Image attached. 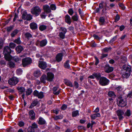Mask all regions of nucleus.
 I'll use <instances>...</instances> for the list:
<instances>
[{"instance_id": "nucleus-1", "label": "nucleus", "mask_w": 132, "mask_h": 132, "mask_svg": "<svg viewBox=\"0 0 132 132\" xmlns=\"http://www.w3.org/2000/svg\"><path fill=\"white\" fill-rule=\"evenodd\" d=\"M12 51L9 47L6 46L4 47L3 54L4 55L5 59L7 61L11 60L13 58V56L11 55Z\"/></svg>"}, {"instance_id": "nucleus-2", "label": "nucleus", "mask_w": 132, "mask_h": 132, "mask_svg": "<svg viewBox=\"0 0 132 132\" xmlns=\"http://www.w3.org/2000/svg\"><path fill=\"white\" fill-rule=\"evenodd\" d=\"M41 12V10L39 7L37 6L34 7L31 9L32 14L35 15L36 16H38Z\"/></svg>"}, {"instance_id": "nucleus-3", "label": "nucleus", "mask_w": 132, "mask_h": 132, "mask_svg": "<svg viewBox=\"0 0 132 132\" xmlns=\"http://www.w3.org/2000/svg\"><path fill=\"white\" fill-rule=\"evenodd\" d=\"M109 80L103 76L101 77L99 81V84L102 86L107 85L109 84Z\"/></svg>"}, {"instance_id": "nucleus-4", "label": "nucleus", "mask_w": 132, "mask_h": 132, "mask_svg": "<svg viewBox=\"0 0 132 132\" xmlns=\"http://www.w3.org/2000/svg\"><path fill=\"white\" fill-rule=\"evenodd\" d=\"M32 62V60L31 58L29 57H25L22 60V65L24 67L30 64Z\"/></svg>"}, {"instance_id": "nucleus-5", "label": "nucleus", "mask_w": 132, "mask_h": 132, "mask_svg": "<svg viewBox=\"0 0 132 132\" xmlns=\"http://www.w3.org/2000/svg\"><path fill=\"white\" fill-rule=\"evenodd\" d=\"M19 82L18 78L15 77H13L9 79L8 81V83L11 85H15Z\"/></svg>"}, {"instance_id": "nucleus-6", "label": "nucleus", "mask_w": 132, "mask_h": 132, "mask_svg": "<svg viewBox=\"0 0 132 132\" xmlns=\"http://www.w3.org/2000/svg\"><path fill=\"white\" fill-rule=\"evenodd\" d=\"M105 72L107 73L111 72L113 70V68L112 67L110 66L109 64H106L104 67Z\"/></svg>"}, {"instance_id": "nucleus-7", "label": "nucleus", "mask_w": 132, "mask_h": 132, "mask_svg": "<svg viewBox=\"0 0 132 132\" xmlns=\"http://www.w3.org/2000/svg\"><path fill=\"white\" fill-rule=\"evenodd\" d=\"M124 112L122 110L119 109L117 111V114L120 120H122L124 118V117L122 115L124 114Z\"/></svg>"}, {"instance_id": "nucleus-8", "label": "nucleus", "mask_w": 132, "mask_h": 132, "mask_svg": "<svg viewBox=\"0 0 132 132\" xmlns=\"http://www.w3.org/2000/svg\"><path fill=\"white\" fill-rule=\"evenodd\" d=\"M47 75V80L50 82L52 81L54 76L53 73L51 72H48Z\"/></svg>"}, {"instance_id": "nucleus-9", "label": "nucleus", "mask_w": 132, "mask_h": 132, "mask_svg": "<svg viewBox=\"0 0 132 132\" xmlns=\"http://www.w3.org/2000/svg\"><path fill=\"white\" fill-rule=\"evenodd\" d=\"M38 66L40 68L43 70H45L47 67L46 62L43 61L39 63Z\"/></svg>"}, {"instance_id": "nucleus-10", "label": "nucleus", "mask_w": 132, "mask_h": 132, "mask_svg": "<svg viewBox=\"0 0 132 132\" xmlns=\"http://www.w3.org/2000/svg\"><path fill=\"white\" fill-rule=\"evenodd\" d=\"M43 9L44 11V12L47 14L50 13L51 12V10L49 6L48 5H44L43 6Z\"/></svg>"}, {"instance_id": "nucleus-11", "label": "nucleus", "mask_w": 132, "mask_h": 132, "mask_svg": "<svg viewBox=\"0 0 132 132\" xmlns=\"http://www.w3.org/2000/svg\"><path fill=\"white\" fill-rule=\"evenodd\" d=\"M63 56V54L62 53H58L55 57L56 61L58 62L61 61L62 60Z\"/></svg>"}, {"instance_id": "nucleus-12", "label": "nucleus", "mask_w": 132, "mask_h": 132, "mask_svg": "<svg viewBox=\"0 0 132 132\" xmlns=\"http://www.w3.org/2000/svg\"><path fill=\"white\" fill-rule=\"evenodd\" d=\"M118 105L121 107H123L126 105V102L124 101L123 99L120 100L118 103H117Z\"/></svg>"}, {"instance_id": "nucleus-13", "label": "nucleus", "mask_w": 132, "mask_h": 132, "mask_svg": "<svg viewBox=\"0 0 132 132\" xmlns=\"http://www.w3.org/2000/svg\"><path fill=\"white\" fill-rule=\"evenodd\" d=\"M38 123L39 125L46 124L47 123L45 120L41 117H39L38 118Z\"/></svg>"}, {"instance_id": "nucleus-14", "label": "nucleus", "mask_w": 132, "mask_h": 132, "mask_svg": "<svg viewBox=\"0 0 132 132\" xmlns=\"http://www.w3.org/2000/svg\"><path fill=\"white\" fill-rule=\"evenodd\" d=\"M104 3V2L102 1L99 4V7L97 8L95 11V13H100V9H102L103 8Z\"/></svg>"}, {"instance_id": "nucleus-15", "label": "nucleus", "mask_w": 132, "mask_h": 132, "mask_svg": "<svg viewBox=\"0 0 132 132\" xmlns=\"http://www.w3.org/2000/svg\"><path fill=\"white\" fill-rule=\"evenodd\" d=\"M30 28L32 30H35L38 28V26L37 23L35 22H32L30 24Z\"/></svg>"}, {"instance_id": "nucleus-16", "label": "nucleus", "mask_w": 132, "mask_h": 132, "mask_svg": "<svg viewBox=\"0 0 132 132\" xmlns=\"http://www.w3.org/2000/svg\"><path fill=\"white\" fill-rule=\"evenodd\" d=\"M39 102L37 99H36L32 101L31 105L29 106L30 109H31L35 106H36L38 103Z\"/></svg>"}, {"instance_id": "nucleus-17", "label": "nucleus", "mask_w": 132, "mask_h": 132, "mask_svg": "<svg viewBox=\"0 0 132 132\" xmlns=\"http://www.w3.org/2000/svg\"><path fill=\"white\" fill-rule=\"evenodd\" d=\"M29 114L30 116V118L31 120H33L35 119V114L34 110H30L29 112Z\"/></svg>"}, {"instance_id": "nucleus-18", "label": "nucleus", "mask_w": 132, "mask_h": 132, "mask_svg": "<svg viewBox=\"0 0 132 132\" xmlns=\"http://www.w3.org/2000/svg\"><path fill=\"white\" fill-rule=\"evenodd\" d=\"M41 74V73L40 70L37 69L34 71L33 73V75L35 77L38 78L40 76Z\"/></svg>"}, {"instance_id": "nucleus-19", "label": "nucleus", "mask_w": 132, "mask_h": 132, "mask_svg": "<svg viewBox=\"0 0 132 132\" xmlns=\"http://www.w3.org/2000/svg\"><path fill=\"white\" fill-rule=\"evenodd\" d=\"M47 43L46 39H43L40 42L39 45L41 47H43L45 46Z\"/></svg>"}, {"instance_id": "nucleus-20", "label": "nucleus", "mask_w": 132, "mask_h": 132, "mask_svg": "<svg viewBox=\"0 0 132 132\" xmlns=\"http://www.w3.org/2000/svg\"><path fill=\"white\" fill-rule=\"evenodd\" d=\"M100 116V114L99 113H97L91 115L90 116V117L91 119L92 120H93L95 119L96 118L99 117Z\"/></svg>"}, {"instance_id": "nucleus-21", "label": "nucleus", "mask_w": 132, "mask_h": 132, "mask_svg": "<svg viewBox=\"0 0 132 132\" xmlns=\"http://www.w3.org/2000/svg\"><path fill=\"white\" fill-rule=\"evenodd\" d=\"M17 53H20L23 50V47L21 45L17 46L15 49Z\"/></svg>"}, {"instance_id": "nucleus-22", "label": "nucleus", "mask_w": 132, "mask_h": 132, "mask_svg": "<svg viewBox=\"0 0 132 132\" xmlns=\"http://www.w3.org/2000/svg\"><path fill=\"white\" fill-rule=\"evenodd\" d=\"M46 80H47L46 76L45 75H43L41 77L40 79V81L42 83L45 84L46 83Z\"/></svg>"}, {"instance_id": "nucleus-23", "label": "nucleus", "mask_w": 132, "mask_h": 132, "mask_svg": "<svg viewBox=\"0 0 132 132\" xmlns=\"http://www.w3.org/2000/svg\"><path fill=\"white\" fill-rule=\"evenodd\" d=\"M122 68L124 70H125L126 72H130L131 71V68L126 64L123 65L122 66Z\"/></svg>"}, {"instance_id": "nucleus-24", "label": "nucleus", "mask_w": 132, "mask_h": 132, "mask_svg": "<svg viewBox=\"0 0 132 132\" xmlns=\"http://www.w3.org/2000/svg\"><path fill=\"white\" fill-rule=\"evenodd\" d=\"M93 75L97 80H100L102 77L100 73H97L94 72L93 73Z\"/></svg>"}, {"instance_id": "nucleus-25", "label": "nucleus", "mask_w": 132, "mask_h": 132, "mask_svg": "<svg viewBox=\"0 0 132 132\" xmlns=\"http://www.w3.org/2000/svg\"><path fill=\"white\" fill-rule=\"evenodd\" d=\"M99 21L100 23V25H104V22H105V19L103 16L100 17L99 20Z\"/></svg>"}, {"instance_id": "nucleus-26", "label": "nucleus", "mask_w": 132, "mask_h": 132, "mask_svg": "<svg viewBox=\"0 0 132 132\" xmlns=\"http://www.w3.org/2000/svg\"><path fill=\"white\" fill-rule=\"evenodd\" d=\"M79 111L76 110L73 111L72 113V116L73 117H76L79 116Z\"/></svg>"}, {"instance_id": "nucleus-27", "label": "nucleus", "mask_w": 132, "mask_h": 132, "mask_svg": "<svg viewBox=\"0 0 132 132\" xmlns=\"http://www.w3.org/2000/svg\"><path fill=\"white\" fill-rule=\"evenodd\" d=\"M79 18V16L77 15V13H76V14L72 16L71 17V19L73 21H77L78 20Z\"/></svg>"}, {"instance_id": "nucleus-28", "label": "nucleus", "mask_w": 132, "mask_h": 132, "mask_svg": "<svg viewBox=\"0 0 132 132\" xmlns=\"http://www.w3.org/2000/svg\"><path fill=\"white\" fill-rule=\"evenodd\" d=\"M72 21L71 18L68 14H67V23L69 25H70Z\"/></svg>"}, {"instance_id": "nucleus-29", "label": "nucleus", "mask_w": 132, "mask_h": 132, "mask_svg": "<svg viewBox=\"0 0 132 132\" xmlns=\"http://www.w3.org/2000/svg\"><path fill=\"white\" fill-rule=\"evenodd\" d=\"M47 28V26L44 24L40 25L39 27V29L40 31H43L46 30Z\"/></svg>"}, {"instance_id": "nucleus-30", "label": "nucleus", "mask_w": 132, "mask_h": 132, "mask_svg": "<svg viewBox=\"0 0 132 132\" xmlns=\"http://www.w3.org/2000/svg\"><path fill=\"white\" fill-rule=\"evenodd\" d=\"M17 89L22 94L24 93L25 91V89L24 87H18Z\"/></svg>"}, {"instance_id": "nucleus-31", "label": "nucleus", "mask_w": 132, "mask_h": 132, "mask_svg": "<svg viewBox=\"0 0 132 132\" xmlns=\"http://www.w3.org/2000/svg\"><path fill=\"white\" fill-rule=\"evenodd\" d=\"M10 60L9 61L7 64L9 65V67L11 68H14L15 66V63L13 62L10 61Z\"/></svg>"}, {"instance_id": "nucleus-32", "label": "nucleus", "mask_w": 132, "mask_h": 132, "mask_svg": "<svg viewBox=\"0 0 132 132\" xmlns=\"http://www.w3.org/2000/svg\"><path fill=\"white\" fill-rule=\"evenodd\" d=\"M108 95L110 97L114 96V97H116V95L115 94L114 92L112 91H110L108 92Z\"/></svg>"}, {"instance_id": "nucleus-33", "label": "nucleus", "mask_w": 132, "mask_h": 132, "mask_svg": "<svg viewBox=\"0 0 132 132\" xmlns=\"http://www.w3.org/2000/svg\"><path fill=\"white\" fill-rule=\"evenodd\" d=\"M37 97L39 99H42L44 97V95L43 94V92L42 91L39 92Z\"/></svg>"}, {"instance_id": "nucleus-34", "label": "nucleus", "mask_w": 132, "mask_h": 132, "mask_svg": "<svg viewBox=\"0 0 132 132\" xmlns=\"http://www.w3.org/2000/svg\"><path fill=\"white\" fill-rule=\"evenodd\" d=\"M32 90L31 88H29L27 89L26 91V94L27 96L30 95L32 92Z\"/></svg>"}, {"instance_id": "nucleus-35", "label": "nucleus", "mask_w": 132, "mask_h": 132, "mask_svg": "<svg viewBox=\"0 0 132 132\" xmlns=\"http://www.w3.org/2000/svg\"><path fill=\"white\" fill-rule=\"evenodd\" d=\"M18 30L17 29H15L11 33V36L12 37H14L15 35L18 34Z\"/></svg>"}, {"instance_id": "nucleus-36", "label": "nucleus", "mask_w": 132, "mask_h": 132, "mask_svg": "<svg viewBox=\"0 0 132 132\" xmlns=\"http://www.w3.org/2000/svg\"><path fill=\"white\" fill-rule=\"evenodd\" d=\"M130 72L128 73L124 72L122 74V76L124 78H127L129 76L130 74Z\"/></svg>"}, {"instance_id": "nucleus-37", "label": "nucleus", "mask_w": 132, "mask_h": 132, "mask_svg": "<svg viewBox=\"0 0 132 132\" xmlns=\"http://www.w3.org/2000/svg\"><path fill=\"white\" fill-rule=\"evenodd\" d=\"M27 14V12L26 11H24L22 15V19L24 20H26V16Z\"/></svg>"}, {"instance_id": "nucleus-38", "label": "nucleus", "mask_w": 132, "mask_h": 132, "mask_svg": "<svg viewBox=\"0 0 132 132\" xmlns=\"http://www.w3.org/2000/svg\"><path fill=\"white\" fill-rule=\"evenodd\" d=\"M117 35L113 37L109 41V44H113L114 42L117 39Z\"/></svg>"}, {"instance_id": "nucleus-39", "label": "nucleus", "mask_w": 132, "mask_h": 132, "mask_svg": "<svg viewBox=\"0 0 132 132\" xmlns=\"http://www.w3.org/2000/svg\"><path fill=\"white\" fill-rule=\"evenodd\" d=\"M112 48L111 47H106L103 48V51L104 52H107L108 51H111Z\"/></svg>"}, {"instance_id": "nucleus-40", "label": "nucleus", "mask_w": 132, "mask_h": 132, "mask_svg": "<svg viewBox=\"0 0 132 132\" xmlns=\"http://www.w3.org/2000/svg\"><path fill=\"white\" fill-rule=\"evenodd\" d=\"M72 71V70L69 64H67V71L69 72V73H71Z\"/></svg>"}, {"instance_id": "nucleus-41", "label": "nucleus", "mask_w": 132, "mask_h": 132, "mask_svg": "<svg viewBox=\"0 0 132 132\" xmlns=\"http://www.w3.org/2000/svg\"><path fill=\"white\" fill-rule=\"evenodd\" d=\"M24 36L25 38L28 39H29V38H32V35L30 33L28 32H27L25 34Z\"/></svg>"}, {"instance_id": "nucleus-42", "label": "nucleus", "mask_w": 132, "mask_h": 132, "mask_svg": "<svg viewBox=\"0 0 132 132\" xmlns=\"http://www.w3.org/2000/svg\"><path fill=\"white\" fill-rule=\"evenodd\" d=\"M32 19V16L30 14H28L26 16V20L27 21H30Z\"/></svg>"}, {"instance_id": "nucleus-43", "label": "nucleus", "mask_w": 132, "mask_h": 132, "mask_svg": "<svg viewBox=\"0 0 132 132\" xmlns=\"http://www.w3.org/2000/svg\"><path fill=\"white\" fill-rule=\"evenodd\" d=\"M78 11L81 18H82V17L84 16L83 12L82 11L81 9L80 8L79 9Z\"/></svg>"}, {"instance_id": "nucleus-44", "label": "nucleus", "mask_w": 132, "mask_h": 132, "mask_svg": "<svg viewBox=\"0 0 132 132\" xmlns=\"http://www.w3.org/2000/svg\"><path fill=\"white\" fill-rule=\"evenodd\" d=\"M119 7H120L123 10H124L126 8V7L123 3H119L118 4Z\"/></svg>"}, {"instance_id": "nucleus-45", "label": "nucleus", "mask_w": 132, "mask_h": 132, "mask_svg": "<svg viewBox=\"0 0 132 132\" xmlns=\"http://www.w3.org/2000/svg\"><path fill=\"white\" fill-rule=\"evenodd\" d=\"M67 86L71 87H72L73 86L72 82L69 80L67 79Z\"/></svg>"}, {"instance_id": "nucleus-46", "label": "nucleus", "mask_w": 132, "mask_h": 132, "mask_svg": "<svg viewBox=\"0 0 132 132\" xmlns=\"http://www.w3.org/2000/svg\"><path fill=\"white\" fill-rule=\"evenodd\" d=\"M90 45L92 47H95L97 46V44L95 43V42L94 40H93L90 42Z\"/></svg>"}, {"instance_id": "nucleus-47", "label": "nucleus", "mask_w": 132, "mask_h": 132, "mask_svg": "<svg viewBox=\"0 0 132 132\" xmlns=\"http://www.w3.org/2000/svg\"><path fill=\"white\" fill-rule=\"evenodd\" d=\"M131 114V111L129 109H127L125 113V115L127 117L130 116Z\"/></svg>"}, {"instance_id": "nucleus-48", "label": "nucleus", "mask_w": 132, "mask_h": 132, "mask_svg": "<svg viewBox=\"0 0 132 132\" xmlns=\"http://www.w3.org/2000/svg\"><path fill=\"white\" fill-rule=\"evenodd\" d=\"M65 32H60L59 33V37H60L63 39L65 38Z\"/></svg>"}, {"instance_id": "nucleus-49", "label": "nucleus", "mask_w": 132, "mask_h": 132, "mask_svg": "<svg viewBox=\"0 0 132 132\" xmlns=\"http://www.w3.org/2000/svg\"><path fill=\"white\" fill-rule=\"evenodd\" d=\"M16 73L19 75H21L22 72V70L21 68H19L16 71Z\"/></svg>"}, {"instance_id": "nucleus-50", "label": "nucleus", "mask_w": 132, "mask_h": 132, "mask_svg": "<svg viewBox=\"0 0 132 132\" xmlns=\"http://www.w3.org/2000/svg\"><path fill=\"white\" fill-rule=\"evenodd\" d=\"M68 52L67 53L68 58L69 59H71L72 57V54L70 52V50L69 49H68Z\"/></svg>"}, {"instance_id": "nucleus-51", "label": "nucleus", "mask_w": 132, "mask_h": 132, "mask_svg": "<svg viewBox=\"0 0 132 132\" xmlns=\"http://www.w3.org/2000/svg\"><path fill=\"white\" fill-rule=\"evenodd\" d=\"M123 88L121 86H119L116 88V89L118 92H120L123 90Z\"/></svg>"}, {"instance_id": "nucleus-52", "label": "nucleus", "mask_w": 132, "mask_h": 132, "mask_svg": "<svg viewBox=\"0 0 132 132\" xmlns=\"http://www.w3.org/2000/svg\"><path fill=\"white\" fill-rule=\"evenodd\" d=\"M50 8L52 10H55L56 9V7L54 4H52L50 6Z\"/></svg>"}, {"instance_id": "nucleus-53", "label": "nucleus", "mask_w": 132, "mask_h": 132, "mask_svg": "<svg viewBox=\"0 0 132 132\" xmlns=\"http://www.w3.org/2000/svg\"><path fill=\"white\" fill-rule=\"evenodd\" d=\"M68 13L71 15H72L74 13V11L72 8L69 9L68 11Z\"/></svg>"}, {"instance_id": "nucleus-54", "label": "nucleus", "mask_w": 132, "mask_h": 132, "mask_svg": "<svg viewBox=\"0 0 132 132\" xmlns=\"http://www.w3.org/2000/svg\"><path fill=\"white\" fill-rule=\"evenodd\" d=\"M14 27L13 25L10 26L9 27H7L6 29V31L8 32L12 30Z\"/></svg>"}, {"instance_id": "nucleus-55", "label": "nucleus", "mask_w": 132, "mask_h": 132, "mask_svg": "<svg viewBox=\"0 0 132 132\" xmlns=\"http://www.w3.org/2000/svg\"><path fill=\"white\" fill-rule=\"evenodd\" d=\"M16 44L13 43H10L9 44V47L10 48H14Z\"/></svg>"}, {"instance_id": "nucleus-56", "label": "nucleus", "mask_w": 132, "mask_h": 132, "mask_svg": "<svg viewBox=\"0 0 132 132\" xmlns=\"http://www.w3.org/2000/svg\"><path fill=\"white\" fill-rule=\"evenodd\" d=\"M120 19V17L118 14H117L115 18L114 22H117Z\"/></svg>"}, {"instance_id": "nucleus-57", "label": "nucleus", "mask_w": 132, "mask_h": 132, "mask_svg": "<svg viewBox=\"0 0 132 132\" xmlns=\"http://www.w3.org/2000/svg\"><path fill=\"white\" fill-rule=\"evenodd\" d=\"M24 125V122L22 121H19L18 122V125L20 127H22Z\"/></svg>"}, {"instance_id": "nucleus-58", "label": "nucleus", "mask_w": 132, "mask_h": 132, "mask_svg": "<svg viewBox=\"0 0 132 132\" xmlns=\"http://www.w3.org/2000/svg\"><path fill=\"white\" fill-rule=\"evenodd\" d=\"M121 62L123 63H125L127 61V58L126 57H123L121 58Z\"/></svg>"}, {"instance_id": "nucleus-59", "label": "nucleus", "mask_w": 132, "mask_h": 132, "mask_svg": "<svg viewBox=\"0 0 132 132\" xmlns=\"http://www.w3.org/2000/svg\"><path fill=\"white\" fill-rule=\"evenodd\" d=\"M14 42L18 44H20L21 43V41L19 38H18L16 39L14 41Z\"/></svg>"}, {"instance_id": "nucleus-60", "label": "nucleus", "mask_w": 132, "mask_h": 132, "mask_svg": "<svg viewBox=\"0 0 132 132\" xmlns=\"http://www.w3.org/2000/svg\"><path fill=\"white\" fill-rule=\"evenodd\" d=\"M65 3V1H63L61 2H59L58 4L59 5L61 6V7H63L64 6Z\"/></svg>"}, {"instance_id": "nucleus-61", "label": "nucleus", "mask_w": 132, "mask_h": 132, "mask_svg": "<svg viewBox=\"0 0 132 132\" xmlns=\"http://www.w3.org/2000/svg\"><path fill=\"white\" fill-rule=\"evenodd\" d=\"M68 29L72 33H74V28L73 27L70 26L68 28Z\"/></svg>"}, {"instance_id": "nucleus-62", "label": "nucleus", "mask_w": 132, "mask_h": 132, "mask_svg": "<svg viewBox=\"0 0 132 132\" xmlns=\"http://www.w3.org/2000/svg\"><path fill=\"white\" fill-rule=\"evenodd\" d=\"M12 60L14 61L15 62H17L19 61V58L17 56L13 57L12 59Z\"/></svg>"}, {"instance_id": "nucleus-63", "label": "nucleus", "mask_w": 132, "mask_h": 132, "mask_svg": "<svg viewBox=\"0 0 132 132\" xmlns=\"http://www.w3.org/2000/svg\"><path fill=\"white\" fill-rule=\"evenodd\" d=\"M94 57L95 59V64L96 66L99 63V61L97 57L96 56H95Z\"/></svg>"}, {"instance_id": "nucleus-64", "label": "nucleus", "mask_w": 132, "mask_h": 132, "mask_svg": "<svg viewBox=\"0 0 132 132\" xmlns=\"http://www.w3.org/2000/svg\"><path fill=\"white\" fill-rule=\"evenodd\" d=\"M74 86L75 87L76 89L77 88L79 87V84L77 82L75 81L74 82Z\"/></svg>"}]
</instances>
